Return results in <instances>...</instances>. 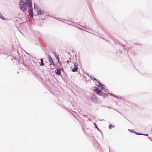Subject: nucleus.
Returning <instances> with one entry per match:
<instances>
[{"label": "nucleus", "mask_w": 152, "mask_h": 152, "mask_svg": "<svg viewBox=\"0 0 152 152\" xmlns=\"http://www.w3.org/2000/svg\"><path fill=\"white\" fill-rule=\"evenodd\" d=\"M50 17L52 18H55V19H57V18H55V17H54L53 16H51V15H50L49 16Z\"/></svg>", "instance_id": "nucleus-41"}, {"label": "nucleus", "mask_w": 152, "mask_h": 152, "mask_svg": "<svg viewBox=\"0 0 152 152\" xmlns=\"http://www.w3.org/2000/svg\"><path fill=\"white\" fill-rule=\"evenodd\" d=\"M115 127V126L112 124H110L108 126V128L109 129H111L112 128H114Z\"/></svg>", "instance_id": "nucleus-18"}, {"label": "nucleus", "mask_w": 152, "mask_h": 152, "mask_svg": "<svg viewBox=\"0 0 152 152\" xmlns=\"http://www.w3.org/2000/svg\"><path fill=\"white\" fill-rule=\"evenodd\" d=\"M101 86H100V90H101L102 91V90H103L104 88H106V86L104 84H102Z\"/></svg>", "instance_id": "nucleus-16"}, {"label": "nucleus", "mask_w": 152, "mask_h": 152, "mask_svg": "<svg viewBox=\"0 0 152 152\" xmlns=\"http://www.w3.org/2000/svg\"><path fill=\"white\" fill-rule=\"evenodd\" d=\"M94 88H95V89L94 90L93 89V90L94 91H95L96 94H97L98 93L99 91H100V89H99L96 86H95L94 87Z\"/></svg>", "instance_id": "nucleus-12"}, {"label": "nucleus", "mask_w": 152, "mask_h": 152, "mask_svg": "<svg viewBox=\"0 0 152 152\" xmlns=\"http://www.w3.org/2000/svg\"><path fill=\"white\" fill-rule=\"evenodd\" d=\"M52 53L54 55L56 58L57 57V56H58V55L57 54L56 52L54 51L52 52Z\"/></svg>", "instance_id": "nucleus-19"}, {"label": "nucleus", "mask_w": 152, "mask_h": 152, "mask_svg": "<svg viewBox=\"0 0 152 152\" xmlns=\"http://www.w3.org/2000/svg\"><path fill=\"white\" fill-rule=\"evenodd\" d=\"M78 69V67L74 66V67L72 69V71L73 72H75L77 71Z\"/></svg>", "instance_id": "nucleus-15"}, {"label": "nucleus", "mask_w": 152, "mask_h": 152, "mask_svg": "<svg viewBox=\"0 0 152 152\" xmlns=\"http://www.w3.org/2000/svg\"><path fill=\"white\" fill-rule=\"evenodd\" d=\"M59 76H60L62 78V79L65 81V80H64V78L63 77L62 75H61H61H59Z\"/></svg>", "instance_id": "nucleus-34"}, {"label": "nucleus", "mask_w": 152, "mask_h": 152, "mask_svg": "<svg viewBox=\"0 0 152 152\" xmlns=\"http://www.w3.org/2000/svg\"><path fill=\"white\" fill-rule=\"evenodd\" d=\"M95 84H96V86L97 87H98V88L99 87H100V86L99 85H98L96 84V83L95 82Z\"/></svg>", "instance_id": "nucleus-35"}, {"label": "nucleus", "mask_w": 152, "mask_h": 152, "mask_svg": "<svg viewBox=\"0 0 152 152\" xmlns=\"http://www.w3.org/2000/svg\"><path fill=\"white\" fill-rule=\"evenodd\" d=\"M90 100L95 103H97L98 101L96 96L94 95H92L90 98Z\"/></svg>", "instance_id": "nucleus-5"}, {"label": "nucleus", "mask_w": 152, "mask_h": 152, "mask_svg": "<svg viewBox=\"0 0 152 152\" xmlns=\"http://www.w3.org/2000/svg\"><path fill=\"white\" fill-rule=\"evenodd\" d=\"M96 129L100 132L102 135V131L99 129V128H97Z\"/></svg>", "instance_id": "nucleus-30"}, {"label": "nucleus", "mask_w": 152, "mask_h": 152, "mask_svg": "<svg viewBox=\"0 0 152 152\" xmlns=\"http://www.w3.org/2000/svg\"><path fill=\"white\" fill-rule=\"evenodd\" d=\"M47 56L48 58L49 62L50 63L52 64L53 65H55V64L53 60V59L50 54L49 53H47Z\"/></svg>", "instance_id": "nucleus-7"}, {"label": "nucleus", "mask_w": 152, "mask_h": 152, "mask_svg": "<svg viewBox=\"0 0 152 152\" xmlns=\"http://www.w3.org/2000/svg\"><path fill=\"white\" fill-rule=\"evenodd\" d=\"M104 120L103 119H101L100 120H99V121H102L103 120Z\"/></svg>", "instance_id": "nucleus-47"}, {"label": "nucleus", "mask_w": 152, "mask_h": 152, "mask_svg": "<svg viewBox=\"0 0 152 152\" xmlns=\"http://www.w3.org/2000/svg\"><path fill=\"white\" fill-rule=\"evenodd\" d=\"M39 43L40 44V45L42 48H43L45 47L46 44L44 41L43 37L39 32Z\"/></svg>", "instance_id": "nucleus-2"}, {"label": "nucleus", "mask_w": 152, "mask_h": 152, "mask_svg": "<svg viewBox=\"0 0 152 152\" xmlns=\"http://www.w3.org/2000/svg\"><path fill=\"white\" fill-rule=\"evenodd\" d=\"M128 131L130 132L131 133H133L134 134H135V132L136 131H134V129H129L128 130Z\"/></svg>", "instance_id": "nucleus-17"}, {"label": "nucleus", "mask_w": 152, "mask_h": 152, "mask_svg": "<svg viewBox=\"0 0 152 152\" xmlns=\"http://www.w3.org/2000/svg\"><path fill=\"white\" fill-rule=\"evenodd\" d=\"M56 58L57 60L58 61H59L60 60L59 56H57V57Z\"/></svg>", "instance_id": "nucleus-29"}, {"label": "nucleus", "mask_w": 152, "mask_h": 152, "mask_svg": "<svg viewBox=\"0 0 152 152\" xmlns=\"http://www.w3.org/2000/svg\"><path fill=\"white\" fill-rule=\"evenodd\" d=\"M54 72L57 75H61V72L60 71V68H56V69L54 70Z\"/></svg>", "instance_id": "nucleus-10"}, {"label": "nucleus", "mask_w": 152, "mask_h": 152, "mask_svg": "<svg viewBox=\"0 0 152 152\" xmlns=\"http://www.w3.org/2000/svg\"><path fill=\"white\" fill-rule=\"evenodd\" d=\"M78 64L77 63L75 62L74 63V66L76 67H78Z\"/></svg>", "instance_id": "nucleus-22"}, {"label": "nucleus", "mask_w": 152, "mask_h": 152, "mask_svg": "<svg viewBox=\"0 0 152 152\" xmlns=\"http://www.w3.org/2000/svg\"><path fill=\"white\" fill-rule=\"evenodd\" d=\"M96 81L97 82V83L100 86H102L101 85H102V84L100 83L99 81L97 79L96 80Z\"/></svg>", "instance_id": "nucleus-26"}, {"label": "nucleus", "mask_w": 152, "mask_h": 152, "mask_svg": "<svg viewBox=\"0 0 152 152\" xmlns=\"http://www.w3.org/2000/svg\"><path fill=\"white\" fill-rule=\"evenodd\" d=\"M45 13V11L41 7L39 6V15H43Z\"/></svg>", "instance_id": "nucleus-9"}, {"label": "nucleus", "mask_w": 152, "mask_h": 152, "mask_svg": "<svg viewBox=\"0 0 152 152\" xmlns=\"http://www.w3.org/2000/svg\"><path fill=\"white\" fill-rule=\"evenodd\" d=\"M19 7L20 9L23 12L25 11L27 8V7L26 5V3L19 4Z\"/></svg>", "instance_id": "nucleus-3"}, {"label": "nucleus", "mask_w": 152, "mask_h": 152, "mask_svg": "<svg viewBox=\"0 0 152 152\" xmlns=\"http://www.w3.org/2000/svg\"><path fill=\"white\" fill-rule=\"evenodd\" d=\"M113 110H115V111H117V112H118V113H119L121 115H122V114H121V113L119 111H118L116 109H114V108H113Z\"/></svg>", "instance_id": "nucleus-32"}, {"label": "nucleus", "mask_w": 152, "mask_h": 152, "mask_svg": "<svg viewBox=\"0 0 152 152\" xmlns=\"http://www.w3.org/2000/svg\"><path fill=\"white\" fill-rule=\"evenodd\" d=\"M93 124L94 126H95L96 129H97V128H98L96 124V123L94 122L93 123Z\"/></svg>", "instance_id": "nucleus-27"}, {"label": "nucleus", "mask_w": 152, "mask_h": 152, "mask_svg": "<svg viewBox=\"0 0 152 152\" xmlns=\"http://www.w3.org/2000/svg\"><path fill=\"white\" fill-rule=\"evenodd\" d=\"M107 108L109 109H112V107H109V106H107Z\"/></svg>", "instance_id": "nucleus-42"}, {"label": "nucleus", "mask_w": 152, "mask_h": 152, "mask_svg": "<svg viewBox=\"0 0 152 152\" xmlns=\"http://www.w3.org/2000/svg\"><path fill=\"white\" fill-rule=\"evenodd\" d=\"M44 63H47V62L46 61H44Z\"/></svg>", "instance_id": "nucleus-52"}, {"label": "nucleus", "mask_w": 152, "mask_h": 152, "mask_svg": "<svg viewBox=\"0 0 152 152\" xmlns=\"http://www.w3.org/2000/svg\"><path fill=\"white\" fill-rule=\"evenodd\" d=\"M82 115L84 116L85 117L88 118V116L86 114H84V115Z\"/></svg>", "instance_id": "nucleus-37"}, {"label": "nucleus", "mask_w": 152, "mask_h": 152, "mask_svg": "<svg viewBox=\"0 0 152 152\" xmlns=\"http://www.w3.org/2000/svg\"><path fill=\"white\" fill-rule=\"evenodd\" d=\"M50 15H49L48 13V12H47L46 13V15H45V16H44L43 18H39V19H42V20H45V16H49Z\"/></svg>", "instance_id": "nucleus-14"}, {"label": "nucleus", "mask_w": 152, "mask_h": 152, "mask_svg": "<svg viewBox=\"0 0 152 152\" xmlns=\"http://www.w3.org/2000/svg\"><path fill=\"white\" fill-rule=\"evenodd\" d=\"M134 44H135V45H139V44H138L137 43H134Z\"/></svg>", "instance_id": "nucleus-45"}, {"label": "nucleus", "mask_w": 152, "mask_h": 152, "mask_svg": "<svg viewBox=\"0 0 152 152\" xmlns=\"http://www.w3.org/2000/svg\"><path fill=\"white\" fill-rule=\"evenodd\" d=\"M39 81L41 82L42 84L45 87L47 86L46 82L44 80L43 78L40 77L39 76Z\"/></svg>", "instance_id": "nucleus-6"}, {"label": "nucleus", "mask_w": 152, "mask_h": 152, "mask_svg": "<svg viewBox=\"0 0 152 152\" xmlns=\"http://www.w3.org/2000/svg\"><path fill=\"white\" fill-rule=\"evenodd\" d=\"M135 134L138 135H142V133H141L137 132L136 131L135 133Z\"/></svg>", "instance_id": "nucleus-20"}, {"label": "nucleus", "mask_w": 152, "mask_h": 152, "mask_svg": "<svg viewBox=\"0 0 152 152\" xmlns=\"http://www.w3.org/2000/svg\"><path fill=\"white\" fill-rule=\"evenodd\" d=\"M65 109H66V110H68V108H67V107H66V108H65Z\"/></svg>", "instance_id": "nucleus-46"}, {"label": "nucleus", "mask_w": 152, "mask_h": 152, "mask_svg": "<svg viewBox=\"0 0 152 152\" xmlns=\"http://www.w3.org/2000/svg\"><path fill=\"white\" fill-rule=\"evenodd\" d=\"M109 152H110V146H109Z\"/></svg>", "instance_id": "nucleus-48"}, {"label": "nucleus", "mask_w": 152, "mask_h": 152, "mask_svg": "<svg viewBox=\"0 0 152 152\" xmlns=\"http://www.w3.org/2000/svg\"><path fill=\"white\" fill-rule=\"evenodd\" d=\"M142 135H143V136H147V137H148V134H145L142 133Z\"/></svg>", "instance_id": "nucleus-31"}, {"label": "nucleus", "mask_w": 152, "mask_h": 152, "mask_svg": "<svg viewBox=\"0 0 152 152\" xmlns=\"http://www.w3.org/2000/svg\"><path fill=\"white\" fill-rule=\"evenodd\" d=\"M55 79V80H54V78L52 77L48 80L49 83L51 85L53 86L54 84L56 82V81L55 80H56V78Z\"/></svg>", "instance_id": "nucleus-8"}, {"label": "nucleus", "mask_w": 152, "mask_h": 152, "mask_svg": "<svg viewBox=\"0 0 152 152\" xmlns=\"http://www.w3.org/2000/svg\"><path fill=\"white\" fill-rule=\"evenodd\" d=\"M60 67V70L62 71H63L65 74H66V73L65 72L64 70V68L62 66H61V67Z\"/></svg>", "instance_id": "nucleus-28"}, {"label": "nucleus", "mask_w": 152, "mask_h": 152, "mask_svg": "<svg viewBox=\"0 0 152 152\" xmlns=\"http://www.w3.org/2000/svg\"><path fill=\"white\" fill-rule=\"evenodd\" d=\"M131 48H132V47H129V49H130Z\"/></svg>", "instance_id": "nucleus-51"}, {"label": "nucleus", "mask_w": 152, "mask_h": 152, "mask_svg": "<svg viewBox=\"0 0 152 152\" xmlns=\"http://www.w3.org/2000/svg\"><path fill=\"white\" fill-rule=\"evenodd\" d=\"M83 132H84V129L83 128Z\"/></svg>", "instance_id": "nucleus-53"}, {"label": "nucleus", "mask_w": 152, "mask_h": 152, "mask_svg": "<svg viewBox=\"0 0 152 152\" xmlns=\"http://www.w3.org/2000/svg\"><path fill=\"white\" fill-rule=\"evenodd\" d=\"M20 3L22 4H23V3H26V2H25L23 0H20L19 1V4Z\"/></svg>", "instance_id": "nucleus-23"}, {"label": "nucleus", "mask_w": 152, "mask_h": 152, "mask_svg": "<svg viewBox=\"0 0 152 152\" xmlns=\"http://www.w3.org/2000/svg\"><path fill=\"white\" fill-rule=\"evenodd\" d=\"M86 1H87L88 0H86Z\"/></svg>", "instance_id": "nucleus-55"}, {"label": "nucleus", "mask_w": 152, "mask_h": 152, "mask_svg": "<svg viewBox=\"0 0 152 152\" xmlns=\"http://www.w3.org/2000/svg\"><path fill=\"white\" fill-rule=\"evenodd\" d=\"M75 57H76V55H75Z\"/></svg>", "instance_id": "nucleus-56"}, {"label": "nucleus", "mask_w": 152, "mask_h": 152, "mask_svg": "<svg viewBox=\"0 0 152 152\" xmlns=\"http://www.w3.org/2000/svg\"><path fill=\"white\" fill-rule=\"evenodd\" d=\"M40 62H39V66H43L45 65L44 63V60L43 58H41L39 59Z\"/></svg>", "instance_id": "nucleus-11"}, {"label": "nucleus", "mask_w": 152, "mask_h": 152, "mask_svg": "<svg viewBox=\"0 0 152 152\" xmlns=\"http://www.w3.org/2000/svg\"><path fill=\"white\" fill-rule=\"evenodd\" d=\"M115 96L117 97H120L121 99H123L122 98L121 96H117V95H115Z\"/></svg>", "instance_id": "nucleus-40"}, {"label": "nucleus", "mask_w": 152, "mask_h": 152, "mask_svg": "<svg viewBox=\"0 0 152 152\" xmlns=\"http://www.w3.org/2000/svg\"><path fill=\"white\" fill-rule=\"evenodd\" d=\"M148 138L151 141H152V138L150 137H148Z\"/></svg>", "instance_id": "nucleus-39"}, {"label": "nucleus", "mask_w": 152, "mask_h": 152, "mask_svg": "<svg viewBox=\"0 0 152 152\" xmlns=\"http://www.w3.org/2000/svg\"><path fill=\"white\" fill-rule=\"evenodd\" d=\"M88 119L90 121H91V119H90V118H88Z\"/></svg>", "instance_id": "nucleus-50"}, {"label": "nucleus", "mask_w": 152, "mask_h": 152, "mask_svg": "<svg viewBox=\"0 0 152 152\" xmlns=\"http://www.w3.org/2000/svg\"><path fill=\"white\" fill-rule=\"evenodd\" d=\"M104 92H105L106 91H107V88H104Z\"/></svg>", "instance_id": "nucleus-36"}, {"label": "nucleus", "mask_w": 152, "mask_h": 152, "mask_svg": "<svg viewBox=\"0 0 152 152\" xmlns=\"http://www.w3.org/2000/svg\"><path fill=\"white\" fill-rule=\"evenodd\" d=\"M58 62L60 65V67H61V66H61V62L60 61V60L59 61H58Z\"/></svg>", "instance_id": "nucleus-33"}, {"label": "nucleus", "mask_w": 152, "mask_h": 152, "mask_svg": "<svg viewBox=\"0 0 152 152\" xmlns=\"http://www.w3.org/2000/svg\"><path fill=\"white\" fill-rule=\"evenodd\" d=\"M76 27L78 29H79L81 31H86V32H88L86 31L85 30H84V29L82 28H81L78 27H77V26Z\"/></svg>", "instance_id": "nucleus-24"}, {"label": "nucleus", "mask_w": 152, "mask_h": 152, "mask_svg": "<svg viewBox=\"0 0 152 152\" xmlns=\"http://www.w3.org/2000/svg\"><path fill=\"white\" fill-rule=\"evenodd\" d=\"M80 26L83 28H85V29H87V28H88L87 26L86 25H80Z\"/></svg>", "instance_id": "nucleus-21"}, {"label": "nucleus", "mask_w": 152, "mask_h": 152, "mask_svg": "<svg viewBox=\"0 0 152 152\" xmlns=\"http://www.w3.org/2000/svg\"><path fill=\"white\" fill-rule=\"evenodd\" d=\"M79 61V63H80V61Z\"/></svg>", "instance_id": "nucleus-57"}, {"label": "nucleus", "mask_w": 152, "mask_h": 152, "mask_svg": "<svg viewBox=\"0 0 152 152\" xmlns=\"http://www.w3.org/2000/svg\"><path fill=\"white\" fill-rule=\"evenodd\" d=\"M84 114H85L84 113H83V114H82V115H84Z\"/></svg>", "instance_id": "nucleus-54"}, {"label": "nucleus", "mask_w": 152, "mask_h": 152, "mask_svg": "<svg viewBox=\"0 0 152 152\" xmlns=\"http://www.w3.org/2000/svg\"><path fill=\"white\" fill-rule=\"evenodd\" d=\"M69 60H71V58H70V57H69Z\"/></svg>", "instance_id": "nucleus-49"}, {"label": "nucleus", "mask_w": 152, "mask_h": 152, "mask_svg": "<svg viewBox=\"0 0 152 152\" xmlns=\"http://www.w3.org/2000/svg\"><path fill=\"white\" fill-rule=\"evenodd\" d=\"M26 4L29 7V14L31 18H33V10L32 8V2L31 0H25Z\"/></svg>", "instance_id": "nucleus-1"}, {"label": "nucleus", "mask_w": 152, "mask_h": 152, "mask_svg": "<svg viewBox=\"0 0 152 152\" xmlns=\"http://www.w3.org/2000/svg\"><path fill=\"white\" fill-rule=\"evenodd\" d=\"M86 75H88V77L90 78V79L91 80H93L94 81V80L96 81V80L97 79H96L95 78H94V77L93 76L91 75H88V74H86Z\"/></svg>", "instance_id": "nucleus-13"}, {"label": "nucleus", "mask_w": 152, "mask_h": 152, "mask_svg": "<svg viewBox=\"0 0 152 152\" xmlns=\"http://www.w3.org/2000/svg\"><path fill=\"white\" fill-rule=\"evenodd\" d=\"M122 45V46L124 47V49H126L125 48V47H124V45Z\"/></svg>", "instance_id": "nucleus-44"}, {"label": "nucleus", "mask_w": 152, "mask_h": 152, "mask_svg": "<svg viewBox=\"0 0 152 152\" xmlns=\"http://www.w3.org/2000/svg\"><path fill=\"white\" fill-rule=\"evenodd\" d=\"M100 91H99L97 94H97L99 96H102L104 98L108 96V95L107 94V93H104L101 90H100Z\"/></svg>", "instance_id": "nucleus-4"}, {"label": "nucleus", "mask_w": 152, "mask_h": 152, "mask_svg": "<svg viewBox=\"0 0 152 152\" xmlns=\"http://www.w3.org/2000/svg\"><path fill=\"white\" fill-rule=\"evenodd\" d=\"M71 62V61H69L67 60V61L66 63H67V64H69V63Z\"/></svg>", "instance_id": "nucleus-38"}, {"label": "nucleus", "mask_w": 152, "mask_h": 152, "mask_svg": "<svg viewBox=\"0 0 152 152\" xmlns=\"http://www.w3.org/2000/svg\"><path fill=\"white\" fill-rule=\"evenodd\" d=\"M107 95H108V94H110L112 96H115V95L114 94H113L112 93H109V92H107Z\"/></svg>", "instance_id": "nucleus-25"}, {"label": "nucleus", "mask_w": 152, "mask_h": 152, "mask_svg": "<svg viewBox=\"0 0 152 152\" xmlns=\"http://www.w3.org/2000/svg\"><path fill=\"white\" fill-rule=\"evenodd\" d=\"M102 107H107V106L102 105Z\"/></svg>", "instance_id": "nucleus-43"}]
</instances>
